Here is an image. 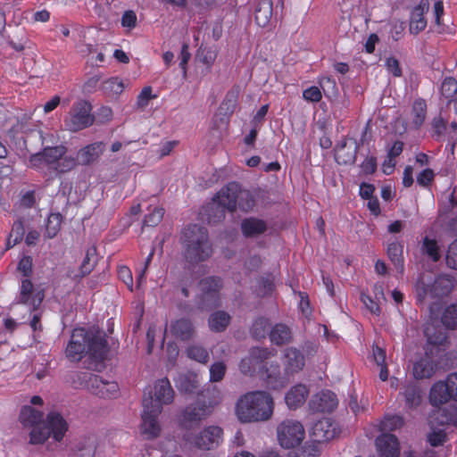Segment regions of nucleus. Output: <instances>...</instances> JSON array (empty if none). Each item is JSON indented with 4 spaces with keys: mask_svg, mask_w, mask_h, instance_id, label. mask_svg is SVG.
Masks as SVG:
<instances>
[{
    "mask_svg": "<svg viewBox=\"0 0 457 457\" xmlns=\"http://www.w3.org/2000/svg\"><path fill=\"white\" fill-rule=\"evenodd\" d=\"M436 420L440 425H457V406L448 405L439 408L435 412Z\"/></svg>",
    "mask_w": 457,
    "mask_h": 457,
    "instance_id": "obj_35",
    "label": "nucleus"
},
{
    "mask_svg": "<svg viewBox=\"0 0 457 457\" xmlns=\"http://www.w3.org/2000/svg\"><path fill=\"white\" fill-rule=\"evenodd\" d=\"M96 262V248L90 247L87 250L86 255L80 265L81 277L89 274L94 269Z\"/></svg>",
    "mask_w": 457,
    "mask_h": 457,
    "instance_id": "obj_50",
    "label": "nucleus"
},
{
    "mask_svg": "<svg viewBox=\"0 0 457 457\" xmlns=\"http://www.w3.org/2000/svg\"><path fill=\"white\" fill-rule=\"evenodd\" d=\"M374 294L376 299H373L364 292H361V301L362 302L364 306L370 312V313L374 315H379L381 312L379 307V299L384 297L382 286L375 285Z\"/></svg>",
    "mask_w": 457,
    "mask_h": 457,
    "instance_id": "obj_32",
    "label": "nucleus"
},
{
    "mask_svg": "<svg viewBox=\"0 0 457 457\" xmlns=\"http://www.w3.org/2000/svg\"><path fill=\"white\" fill-rule=\"evenodd\" d=\"M102 90L108 96H118L124 90V85L117 77H113L103 82Z\"/></svg>",
    "mask_w": 457,
    "mask_h": 457,
    "instance_id": "obj_43",
    "label": "nucleus"
},
{
    "mask_svg": "<svg viewBox=\"0 0 457 457\" xmlns=\"http://www.w3.org/2000/svg\"><path fill=\"white\" fill-rule=\"evenodd\" d=\"M200 395L203 398H206V405L211 406V411L213 412V409L222 400L221 391L216 386H210L206 389L201 392Z\"/></svg>",
    "mask_w": 457,
    "mask_h": 457,
    "instance_id": "obj_41",
    "label": "nucleus"
},
{
    "mask_svg": "<svg viewBox=\"0 0 457 457\" xmlns=\"http://www.w3.org/2000/svg\"><path fill=\"white\" fill-rule=\"evenodd\" d=\"M46 427L50 430L53 438L61 442L68 430V423L58 412L52 411L46 416Z\"/></svg>",
    "mask_w": 457,
    "mask_h": 457,
    "instance_id": "obj_21",
    "label": "nucleus"
},
{
    "mask_svg": "<svg viewBox=\"0 0 457 457\" xmlns=\"http://www.w3.org/2000/svg\"><path fill=\"white\" fill-rule=\"evenodd\" d=\"M96 439L88 436L81 439L77 445L79 457H93L96 453Z\"/></svg>",
    "mask_w": 457,
    "mask_h": 457,
    "instance_id": "obj_42",
    "label": "nucleus"
},
{
    "mask_svg": "<svg viewBox=\"0 0 457 457\" xmlns=\"http://www.w3.org/2000/svg\"><path fill=\"white\" fill-rule=\"evenodd\" d=\"M308 395V388L303 384H298L286 394L285 401L289 409L295 410L305 403Z\"/></svg>",
    "mask_w": 457,
    "mask_h": 457,
    "instance_id": "obj_25",
    "label": "nucleus"
},
{
    "mask_svg": "<svg viewBox=\"0 0 457 457\" xmlns=\"http://www.w3.org/2000/svg\"><path fill=\"white\" fill-rule=\"evenodd\" d=\"M377 157L373 155L367 156L360 165L361 170L364 175L373 174L377 170Z\"/></svg>",
    "mask_w": 457,
    "mask_h": 457,
    "instance_id": "obj_61",
    "label": "nucleus"
},
{
    "mask_svg": "<svg viewBox=\"0 0 457 457\" xmlns=\"http://www.w3.org/2000/svg\"><path fill=\"white\" fill-rule=\"evenodd\" d=\"M403 425V419L399 416H388L386 417L379 423V429L382 433L392 431L401 428Z\"/></svg>",
    "mask_w": 457,
    "mask_h": 457,
    "instance_id": "obj_52",
    "label": "nucleus"
},
{
    "mask_svg": "<svg viewBox=\"0 0 457 457\" xmlns=\"http://www.w3.org/2000/svg\"><path fill=\"white\" fill-rule=\"evenodd\" d=\"M32 258L24 256L18 263V270L22 274L23 278H29L32 274Z\"/></svg>",
    "mask_w": 457,
    "mask_h": 457,
    "instance_id": "obj_63",
    "label": "nucleus"
},
{
    "mask_svg": "<svg viewBox=\"0 0 457 457\" xmlns=\"http://www.w3.org/2000/svg\"><path fill=\"white\" fill-rule=\"evenodd\" d=\"M92 106L85 100L75 102L64 119L67 129L76 132L93 125L95 116L91 113Z\"/></svg>",
    "mask_w": 457,
    "mask_h": 457,
    "instance_id": "obj_8",
    "label": "nucleus"
},
{
    "mask_svg": "<svg viewBox=\"0 0 457 457\" xmlns=\"http://www.w3.org/2000/svg\"><path fill=\"white\" fill-rule=\"evenodd\" d=\"M227 204H223L221 198L219 197V192L213 197L212 201L208 204L204 209L206 220L209 224H216L224 220Z\"/></svg>",
    "mask_w": 457,
    "mask_h": 457,
    "instance_id": "obj_23",
    "label": "nucleus"
},
{
    "mask_svg": "<svg viewBox=\"0 0 457 457\" xmlns=\"http://www.w3.org/2000/svg\"><path fill=\"white\" fill-rule=\"evenodd\" d=\"M211 406L206 405V400L198 399L195 403L187 405L181 414L180 424L190 428L211 416Z\"/></svg>",
    "mask_w": 457,
    "mask_h": 457,
    "instance_id": "obj_13",
    "label": "nucleus"
},
{
    "mask_svg": "<svg viewBox=\"0 0 457 457\" xmlns=\"http://www.w3.org/2000/svg\"><path fill=\"white\" fill-rule=\"evenodd\" d=\"M188 358L201 363H206L209 360V353L205 348L201 345H192L187 349Z\"/></svg>",
    "mask_w": 457,
    "mask_h": 457,
    "instance_id": "obj_47",
    "label": "nucleus"
},
{
    "mask_svg": "<svg viewBox=\"0 0 457 457\" xmlns=\"http://www.w3.org/2000/svg\"><path fill=\"white\" fill-rule=\"evenodd\" d=\"M44 298V291L35 287L29 278L21 279L19 292L15 298L16 303L27 305L32 312H36L41 305Z\"/></svg>",
    "mask_w": 457,
    "mask_h": 457,
    "instance_id": "obj_11",
    "label": "nucleus"
},
{
    "mask_svg": "<svg viewBox=\"0 0 457 457\" xmlns=\"http://www.w3.org/2000/svg\"><path fill=\"white\" fill-rule=\"evenodd\" d=\"M337 395L329 390H324L312 397L309 406L313 411L331 412L337 408Z\"/></svg>",
    "mask_w": 457,
    "mask_h": 457,
    "instance_id": "obj_15",
    "label": "nucleus"
},
{
    "mask_svg": "<svg viewBox=\"0 0 457 457\" xmlns=\"http://www.w3.org/2000/svg\"><path fill=\"white\" fill-rule=\"evenodd\" d=\"M44 162L48 165L56 164L61 157L66 154V147L63 145L47 146L42 151Z\"/></svg>",
    "mask_w": 457,
    "mask_h": 457,
    "instance_id": "obj_39",
    "label": "nucleus"
},
{
    "mask_svg": "<svg viewBox=\"0 0 457 457\" xmlns=\"http://www.w3.org/2000/svg\"><path fill=\"white\" fill-rule=\"evenodd\" d=\"M227 366L222 361H216L210 367V381L220 382L223 379Z\"/></svg>",
    "mask_w": 457,
    "mask_h": 457,
    "instance_id": "obj_55",
    "label": "nucleus"
},
{
    "mask_svg": "<svg viewBox=\"0 0 457 457\" xmlns=\"http://www.w3.org/2000/svg\"><path fill=\"white\" fill-rule=\"evenodd\" d=\"M446 120L442 116H436L432 120L431 127L434 136L441 137L446 129Z\"/></svg>",
    "mask_w": 457,
    "mask_h": 457,
    "instance_id": "obj_64",
    "label": "nucleus"
},
{
    "mask_svg": "<svg viewBox=\"0 0 457 457\" xmlns=\"http://www.w3.org/2000/svg\"><path fill=\"white\" fill-rule=\"evenodd\" d=\"M77 158L66 156L65 154L56 162L54 169L58 173H64L71 170L78 164Z\"/></svg>",
    "mask_w": 457,
    "mask_h": 457,
    "instance_id": "obj_53",
    "label": "nucleus"
},
{
    "mask_svg": "<svg viewBox=\"0 0 457 457\" xmlns=\"http://www.w3.org/2000/svg\"><path fill=\"white\" fill-rule=\"evenodd\" d=\"M446 433L443 429H433L428 435V441L430 445L436 447L439 445H443L446 441Z\"/></svg>",
    "mask_w": 457,
    "mask_h": 457,
    "instance_id": "obj_58",
    "label": "nucleus"
},
{
    "mask_svg": "<svg viewBox=\"0 0 457 457\" xmlns=\"http://www.w3.org/2000/svg\"><path fill=\"white\" fill-rule=\"evenodd\" d=\"M107 353L105 335L95 327L88 329L74 328L65 349L66 357L71 361H79L85 354H88L96 362H99L105 359Z\"/></svg>",
    "mask_w": 457,
    "mask_h": 457,
    "instance_id": "obj_1",
    "label": "nucleus"
},
{
    "mask_svg": "<svg viewBox=\"0 0 457 457\" xmlns=\"http://www.w3.org/2000/svg\"><path fill=\"white\" fill-rule=\"evenodd\" d=\"M270 339L277 345L288 343L291 339L290 328L284 324L275 325L270 332Z\"/></svg>",
    "mask_w": 457,
    "mask_h": 457,
    "instance_id": "obj_37",
    "label": "nucleus"
},
{
    "mask_svg": "<svg viewBox=\"0 0 457 457\" xmlns=\"http://www.w3.org/2000/svg\"><path fill=\"white\" fill-rule=\"evenodd\" d=\"M360 145L353 138H344L336 150V161L338 164H353L356 161Z\"/></svg>",
    "mask_w": 457,
    "mask_h": 457,
    "instance_id": "obj_16",
    "label": "nucleus"
},
{
    "mask_svg": "<svg viewBox=\"0 0 457 457\" xmlns=\"http://www.w3.org/2000/svg\"><path fill=\"white\" fill-rule=\"evenodd\" d=\"M429 9L428 0H420L419 4L415 6L411 14V21L409 30L411 34H418L424 30L427 26V21L424 13Z\"/></svg>",
    "mask_w": 457,
    "mask_h": 457,
    "instance_id": "obj_19",
    "label": "nucleus"
},
{
    "mask_svg": "<svg viewBox=\"0 0 457 457\" xmlns=\"http://www.w3.org/2000/svg\"><path fill=\"white\" fill-rule=\"evenodd\" d=\"M268 228L267 223L254 217L246 218L241 222L242 233L245 237H255L263 234Z\"/></svg>",
    "mask_w": 457,
    "mask_h": 457,
    "instance_id": "obj_26",
    "label": "nucleus"
},
{
    "mask_svg": "<svg viewBox=\"0 0 457 457\" xmlns=\"http://www.w3.org/2000/svg\"><path fill=\"white\" fill-rule=\"evenodd\" d=\"M319 450L313 445H305L303 447L290 453L288 457H319Z\"/></svg>",
    "mask_w": 457,
    "mask_h": 457,
    "instance_id": "obj_57",
    "label": "nucleus"
},
{
    "mask_svg": "<svg viewBox=\"0 0 457 457\" xmlns=\"http://www.w3.org/2000/svg\"><path fill=\"white\" fill-rule=\"evenodd\" d=\"M219 197L227 204L228 211L235 212L237 208L243 212L253 210L255 198L249 190L242 189L237 182L228 183L219 191Z\"/></svg>",
    "mask_w": 457,
    "mask_h": 457,
    "instance_id": "obj_5",
    "label": "nucleus"
},
{
    "mask_svg": "<svg viewBox=\"0 0 457 457\" xmlns=\"http://www.w3.org/2000/svg\"><path fill=\"white\" fill-rule=\"evenodd\" d=\"M319 84L327 97H332L337 95L338 88L334 79L330 77H322L320 79Z\"/></svg>",
    "mask_w": 457,
    "mask_h": 457,
    "instance_id": "obj_51",
    "label": "nucleus"
},
{
    "mask_svg": "<svg viewBox=\"0 0 457 457\" xmlns=\"http://www.w3.org/2000/svg\"><path fill=\"white\" fill-rule=\"evenodd\" d=\"M452 400L447 382L438 381L435 383L429 393V402L434 406H439Z\"/></svg>",
    "mask_w": 457,
    "mask_h": 457,
    "instance_id": "obj_27",
    "label": "nucleus"
},
{
    "mask_svg": "<svg viewBox=\"0 0 457 457\" xmlns=\"http://www.w3.org/2000/svg\"><path fill=\"white\" fill-rule=\"evenodd\" d=\"M427 115V104L425 100L419 98L413 102L411 107V123L416 129H420L425 121Z\"/></svg>",
    "mask_w": 457,
    "mask_h": 457,
    "instance_id": "obj_36",
    "label": "nucleus"
},
{
    "mask_svg": "<svg viewBox=\"0 0 457 457\" xmlns=\"http://www.w3.org/2000/svg\"><path fill=\"white\" fill-rule=\"evenodd\" d=\"M256 23L260 27H265L270 22L272 16L271 0H262L259 2L254 11Z\"/></svg>",
    "mask_w": 457,
    "mask_h": 457,
    "instance_id": "obj_34",
    "label": "nucleus"
},
{
    "mask_svg": "<svg viewBox=\"0 0 457 457\" xmlns=\"http://www.w3.org/2000/svg\"><path fill=\"white\" fill-rule=\"evenodd\" d=\"M223 283L219 277H207L200 280V294L197 297V307L202 311H210L220 305V291Z\"/></svg>",
    "mask_w": 457,
    "mask_h": 457,
    "instance_id": "obj_6",
    "label": "nucleus"
},
{
    "mask_svg": "<svg viewBox=\"0 0 457 457\" xmlns=\"http://www.w3.org/2000/svg\"><path fill=\"white\" fill-rule=\"evenodd\" d=\"M250 353L259 366L264 361L268 360L271 356L275 355V352L269 350L268 348L253 347L250 350Z\"/></svg>",
    "mask_w": 457,
    "mask_h": 457,
    "instance_id": "obj_56",
    "label": "nucleus"
},
{
    "mask_svg": "<svg viewBox=\"0 0 457 457\" xmlns=\"http://www.w3.org/2000/svg\"><path fill=\"white\" fill-rule=\"evenodd\" d=\"M303 97L308 102L318 103L322 98V93L320 87L312 86L303 90Z\"/></svg>",
    "mask_w": 457,
    "mask_h": 457,
    "instance_id": "obj_62",
    "label": "nucleus"
},
{
    "mask_svg": "<svg viewBox=\"0 0 457 457\" xmlns=\"http://www.w3.org/2000/svg\"><path fill=\"white\" fill-rule=\"evenodd\" d=\"M44 413L35 408L25 405L21 408L20 420L25 427H34L43 422Z\"/></svg>",
    "mask_w": 457,
    "mask_h": 457,
    "instance_id": "obj_31",
    "label": "nucleus"
},
{
    "mask_svg": "<svg viewBox=\"0 0 457 457\" xmlns=\"http://www.w3.org/2000/svg\"><path fill=\"white\" fill-rule=\"evenodd\" d=\"M50 436V430L43 422L32 427L29 433V443L39 445L45 443Z\"/></svg>",
    "mask_w": 457,
    "mask_h": 457,
    "instance_id": "obj_40",
    "label": "nucleus"
},
{
    "mask_svg": "<svg viewBox=\"0 0 457 457\" xmlns=\"http://www.w3.org/2000/svg\"><path fill=\"white\" fill-rule=\"evenodd\" d=\"M175 392L167 378L158 379L153 387L145 390L143 400H151V406L154 413H161L163 405L173 403Z\"/></svg>",
    "mask_w": 457,
    "mask_h": 457,
    "instance_id": "obj_7",
    "label": "nucleus"
},
{
    "mask_svg": "<svg viewBox=\"0 0 457 457\" xmlns=\"http://www.w3.org/2000/svg\"><path fill=\"white\" fill-rule=\"evenodd\" d=\"M62 217L60 213H52L49 215L46 226V234L48 238L54 237L61 229Z\"/></svg>",
    "mask_w": 457,
    "mask_h": 457,
    "instance_id": "obj_45",
    "label": "nucleus"
},
{
    "mask_svg": "<svg viewBox=\"0 0 457 457\" xmlns=\"http://www.w3.org/2000/svg\"><path fill=\"white\" fill-rule=\"evenodd\" d=\"M304 356L296 348L289 347L284 351V367L287 374H294L303 370Z\"/></svg>",
    "mask_w": 457,
    "mask_h": 457,
    "instance_id": "obj_22",
    "label": "nucleus"
},
{
    "mask_svg": "<svg viewBox=\"0 0 457 457\" xmlns=\"http://www.w3.org/2000/svg\"><path fill=\"white\" fill-rule=\"evenodd\" d=\"M164 215V209L162 207L154 206L149 209V212L145 216L144 225L148 227H154L158 225Z\"/></svg>",
    "mask_w": 457,
    "mask_h": 457,
    "instance_id": "obj_48",
    "label": "nucleus"
},
{
    "mask_svg": "<svg viewBox=\"0 0 457 457\" xmlns=\"http://www.w3.org/2000/svg\"><path fill=\"white\" fill-rule=\"evenodd\" d=\"M278 440L284 448H294L304 438V428L301 422L294 420L282 421L277 428Z\"/></svg>",
    "mask_w": 457,
    "mask_h": 457,
    "instance_id": "obj_10",
    "label": "nucleus"
},
{
    "mask_svg": "<svg viewBox=\"0 0 457 457\" xmlns=\"http://www.w3.org/2000/svg\"><path fill=\"white\" fill-rule=\"evenodd\" d=\"M184 255L190 263L206 261L212 254V245L205 228L193 224L185 228L181 234Z\"/></svg>",
    "mask_w": 457,
    "mask_h": 457,
    "instance_id": "obj_3",
    "label": "nucleus"
},
{
    "mask_svg": "<svg viewBox=\"0 0 457 457\" xmlns=\"http://www.w3.org/2000/svg\"><path fill=\"white\" fill-rule=\"evenodd\" d=\"M445 261L450 269L457 270V239L449 245Z\"/></svg>",
    "mask_w": 457,
    "mask_h": 457,
    "instance_id": "obj_59",
    "label": "nucleus"
},
{
    "mask_svg": "<svg viewBox=\"0 0 457 457\" xmlns=\"http://www.w3.org/2000/svg\"><path fill=\"white\" fill-rule=\"evenodd\" d=\"M170 330L175 338L181 341H189L195 334L194 325L191 320L187 318H180L172 321Z\"/></svg>",
    "mask_w": 457,
    "mask_h": 457,
    "instance_id": "obj_20",
    "label": "nucleus"
},
{
    "mask_svg": "<svg viewBox=\"0 0 457 457\" xmlns=\"http://www.w3.org/2000/svg\"><path fill=\"white\" fill-rule=\"evenodd\" d=\"M223 438V429L220 426L210 425L199 431L191 443L200 450L209 451L219 447Z\"/></svg>",
    "mask_w": 457,
    "mask_h": 457,
    "instance_id": "obj_12",
    "label": "nucleus"
},
{
    "mask_svg": "<svg viewBox=\"0 0 457 457\" xmlns=\"http://www.w3.org/2000/svg\"><path fill=\"white\" fill-rule=\"evenodd\" d=\"M175 381L178 389L185 394L193 395L199 387L197 376L191 372L179 375Z\"/></svg>",
    "mask_w": 457,
    "mask_h": 457,
    "instance_id": "obj_29",
    "label": "nucleus"
},
{
    "mask_svg": "<svg viewBox=\"0 0 457 457\" xmlns=\"http://www.w3.org/2000/svg\"><path fill=\"white\" fill-rule=\"evenodd\" d=\"M151 400H143V412H142V433L147 439H153L157 437L161 432V427L157 420L160 413H154L153 411V406H151Z\"/></svg>",
    "mask_w": 457,
    "mask_h": 457,
    "instance_id": "obj_14",
    "label": "nucleus"
},
{
    "mask_svg": "<svg viewBox=\"0 0 457 457\" xmlns=\"http://www.w3.org/2000/svg\"><path fill=\"white\" fill-rule=\"evenodd\" d=\"M403 395L405 403L410 408L416 407L420 403V392L416 386H407L404 389Z\"/></svg>",
    "mask_w": 457,
    "mask_h": 457,
    "instance_id": "obj_49",
    "label": "nucleus"
},
{
    "mask_svg": "<svg viewBox=\"0 0 457 457\" xmlns=\"http://www.w3.org/2000/svg\"><path fill=\"white\" fill-rule=\"evenodd\" d=\"M76 376L79 380L85 382L87 390L99 397L111 398L118 395L119 386L115 381L104 380L89 372H79Z\"/></svg>",
    "mask_w": 457,
    "mask_h": 457,
    "instance_id": "obj_9",
    "label": "nucleus"
},
{
    "mask_svg": "<svg viewBox=\"0 0 457 457\" xmlns=\"http://www.w3.org/2000/svg\"><path fill=\"white\" fill-rule=\"evenodd\" d=\"M442 322L448 328H457V303L446 307L442 316Z\"/></svg>",
    "mask_w": 457,
    "mask_h": 457,
    "instance_id": "obj_46",
    "label": "nucleus"
},
{
    "mask_svg": "<svg viewBox=\"0 0 457 457\" xmlns=\"http://www.w3.org/2000/svg\"><path fill=\"white\" fill-rule=\"evenodd\" d=\"M420 251L422 254L428 256V258L434 262H438L441 258V253L436 240L429 238L428 237L423 238Z\"/></svg>",
    "mask_w": 457,
    "mask_h": 457,
    "instance_id": "obj_38",
    "label": "nucleus"
},
{
    "mask_svg": "<svg viewBox=\"0 0 457 457\" xmlns=\"http://www.w3.org/2000/svg\"><path fill=\"white\" fill-rule=\"evenodd\" d=\"M104 151V144L103 142L90 144L78 152V162L81 165H89L96 162L102 155Z\"/></svg>",
    "mask_w": 457,
    "mask_h": 457,
    "instance_id": "obj_24",
    "label": "nucleus"
},
{
    "mask_svg": "<svg viewBox=\"0 0 457 457\" xmlns=\"http://www.w3.org/2000/svg\"><path fill=\"white\" fill-rule=\"evenodd\" d=\"M270 324L268 319L260 317L254 320L251 328L252 336L256 339L264 338Z\"/></svg>",
    "mask_w": 457,
    "mask_h": 457,
    "instance_id": "obj_44",
    "label": "nucleus"
},
{
    "mask_svg": "<svg viewBox=\"0 0 457 457\" xmlns=\"http://www.w3.org/2000/svg\"><path fill=\"white\" fill-rule=\"evenodd\" d=\"M457 93V80L453 78H445L441 86V94L446 99L453 98Z\"/></svg>",
    "mask_w": 457,
    "mask_h": 457,
    "instance_id": "obj_54",
    "label": "nucleus"
},
{
    "mask_svg": "<svg viewBox=\"0 0 457 457\" xmlns=\"http://www.w3.org/2000/svg\"><path fill=\"white\" fill-rule=\"evenodd\" d=\"M376 447L379 457H399L400 446L395 435L382 433L376 439Z\"/></svg>",
    "mask_w": 457,
    "mask_h": 457,
    "instance_id": "obj_17",
    "label": "nucleus"
},
{
    "mask_svg": "<svg viewBox=\"0 0 457 457\" xmlns=\"http://www.w3.org/2000/svg\"><path fill=\"white\" fill-rule=\"evenodd\" d=\"M415 287L419 302H422L428 295L441 298L451 293L453 279L448 275H439L433 279L429 274H421Z\"/></svg>",
    "mask_w": 457,
    "mask_h": 457,
    "instance_id": "obj_4",
    "label": "nucleus"
},
{
    "mask_svg": "<svg viewBox=\"0 0 457 457\" xmlns=\"http://www.w3.org/2000/svg\"><path fill=\"white\" fill-rule=\"evenodd\" d=\"M274 411V401L270 393L262 390L242 395L235 405V414L241 423L269 420Z\"/></svg>",
    "mask_w": 457,
    "mask_h": 457,
    "instance_id": "obj_2",
    "label": "nucleus"
},
{
    "mask_svg": "<svg viewBox=\"0 0 457 457\" xmlns=\"http://www.w3.org/2000/svg\"><path fill=\"white\" fill-rule=\"evenodd\" d=\"M337 435L336 427L328 418L315 422L311 430L312 440L317 443H325L333 439Z\"/></svg>",
    "mask_w": 457,
    "mask_h": 457,
    "instance_id": "obj_18",
    "label": "nucleus"
},
{
    "mask_svg": "<svg viewBox=\"0 0 457 457\" xmlns=\"http://www.w3.org/2000/svg\"><path fill=\"white\" fill-rule=\"evenodd\" d=\"M387 255L398 272L404 270V261L403 256V245L401 242L394 240L387 245Z\"/></svg>",
    "mask_w": 457,
    "mask_h": 457,
    "instance_id": "obj_30",
    "label": "nucleus"
},
{
    "mask_svg": "<svg viewBox=\"0 0 457 457\" xmlns=\"http://www.w3.org/2000/svg\"><path fill=\"white\" fill-rule=\"evenodd\" d=\"M436 368L429 356L420 358L413 364V376L417 379L429 378L435 373Z\"/></svg>",
    "mask_w": 457,
    "mask_h": 457,
    "instance_id": "obj_28",
    "label": "nucleus"
},
{
    "mask_svg": "<svg viewBox=\"0 0 457 457\" xmlns=\"http://www.w3.org/2000/svg\"><path fill=\"white\" fill-rule=\"evenodd\" d=\"M256 366L258 365L249 353L248 356L241 360L239 370L245 375H252L255 371Z\"/></svg>",
    "mask_w": 457,
    "mask_h": 457,
    "instance_id": "obj_60",
    "label": "nucleus"
},
{
    "mask_svg": "<svg viewBox=\"0 0 457 457\" xmlns=\"http://www.w3.org/2000/svg\"><path fill=\"white\" fill-rule=\"evenodd\" d=\"M230 315L223 311L212 312L208 319V325L213 332L224 331L230 323Z\"/></svg>",
    "mask_w": 457,
    "mask_h": 457,
    "instance_id": "obj_33",
    "label": "nucleus"
}]
</instances>
